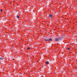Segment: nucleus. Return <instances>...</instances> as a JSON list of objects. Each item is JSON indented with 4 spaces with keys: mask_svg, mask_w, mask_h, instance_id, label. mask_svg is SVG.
Listing matches in <instances>:
<instances>
[{
    "mask_svg": "<svg viewBox=\"0 0 77 77\" xmlns=\"http://www.w3.org/2000/svg\"><path fill=\"white\" fill-rule=\"evenodd\" d=\"M53 41V40L52 39L50 38L49 39H48V41Z\"/></svg>",
    "mask_w": 77,
    "mask_h": 77,
    "instance_id": "5",
    "label": "nucleus"
},
{
    "mask_svg": "<svg viewBox=\"0 0 77 77\" xmlns=\"http://www.w3.org/2000/svg\"><path fill=\"white\" fill-rule=\"evenodd\" d=\"M13 60H14V59H13Z\"/></svg>",
    "mask_w": 77,
    "mask_h": 77,
    "instance_id": "11",
    "label": "nucleus"
},
{
    "mask_svg": "<svg viewBox=\"0 0 77 77\" xmlns=\"http://www.w3.org/2000/svg\"><path fill=\"white\" fill-rule=\"evenodd\" d=\"M16 17L17 18H20V16H18V15H17L16 16Z\"/></svg>",
    "mask_w": 77,
    "mask_h": 77,
    "instance_id": "7",
    "label": "nucleus"
},
{
    "mask_svg": "<svg viewBox=\"0 0 77 77\" xmlns=\"http://www.w3.org/2000/svg\"><path fill=\"white\" fill-rule=\"evenodd\" d=\"M50 64V62L49 61H47L46 62V65H48Z\"/></svg>",
    "mask_w": 77,
    "mask_h": 77,
    "instance_id": "4",
    "label": "nucleus"
},
{
    "mask_svg": "<svg viewBox=\"0 0 77 77\" xmlns=\"http://www.w3.org/2000/svg\"><path fill=\"white\" fill-rule=\"evenodd\" d=\"M4 59H5V58L3 57H2L0 58V60H4Z\"/></svg>",
    "mask_w": 77,
    "mask_h": 77,
    "instance_id": "3",
    "label": "nucleus"
},
{
    "mask_svg": "<svg viewBox=\"0 0 77 77\" xmlns=\"http://www.w3.org/2000/svg\"><path fill=\"white\" fill-rule=\"evenodd\" d=\"M27 50H30V48L29 47L27 48Z\"/></svg>",
    "mask_w": 77,
    "mask_h": 77,
    "instance_id": "8",
    "label": "nucleus"
},
{
    "mask_svg": "<svg viewBox=\"0 0 77 77\" xmlns=\"http://www.w3.org/2000/svg\"><path fill=\"white\" fill-rule=\"evenodd\" d=\"M67 50H69V48H67Z\"/></svg>",
    "mask_w": 77,
    "mask_h": 77,
    "instance_id": "10",
    "label": "nucleus"
},
{
    "mask_svg": "<svg viewBox=\"0 0 77 77\" xmlns=\"http://www.w3.org/2000/svg\"><path fill=\"white\" fill-rule=\"evenodd\" d=\"M61 39L60 38H55V40L57 42V41H59Z\"/></svg>",
    "mask_w": 77,
    "mask_h": 77,
    "instance_id": "1",
    "label": "nucleus"
},
{
    "mask_svg": "<svg viewBox=\"0 0 77 77\" xmlns=\"http://www.w3.org/2000/svg\"><path fill=\"white\" fill-rule=\"evenodd\" d=\"M53 15H52V14H50L49 15L48 17L49 18H51L52 17H53Z\"/></svg>",
    "mask_w": 77,
    "mask_h": 77,
    "instance_id": "2",
    "label": "nucleus"
},
{
    "mask_svg": "<svg viewBox=\"0 0 77 77\" xmlns=\"http://www.w3.org/2000/svg\"><path fill=\"white\" fill-rule=\"evenodd\" d=\"M1 12H2L3 10H2V9H1Z\"/></svg>",
    "mask_w": 77,
    "mask_h": 77,
    "instance_id": "9",
    "label": "nucleus"
},
{
    "mask_svg": "<svg viewBox=\"0 0 77 77\" xmlns=\"http://www.w3.org/2000/svg\"><path fill=\"white\" fill-rule=\"evenodd\" d=\"M44 40L46 41H48V38H45Z\"/></svg>",
    "mask_w": 77,
    "mask_h": 77,
    "instance_id": "6",
    "label": "nucleus"
}]
</instances>
